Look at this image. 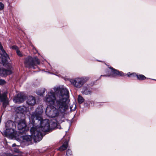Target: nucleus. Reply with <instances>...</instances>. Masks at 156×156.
Returning <instances> with one entry per match:
<instances>
[{
  "mask_svg": "<svg viewBox=\"0 0 156 156\" xmlns=\"http://www.w3.org/2000/svg\"><path fill=\"white\" fill-rule=\"evenodd\" d=\"M84 99L80 95L78 97V101L79 104H81L84 101Z\"/></svg>",
  "mask_w": 156,
  "mask_h": 156,
  "instance_id": "2eb2a0df",
  "label": "nucleus"
},
{
  "mask_svg": "<svg viewBox=\"0 0 156 156\" xmlns=\"http://www.w3.org/2000/svg\"><path fill=\"white\" fill-rule=\"evenodd\" d=\"M7 135H12L13 134H12V133L11 134H7Z\"/></svg>",
  "mask_w": 156,
  "mask_h": 156,
  "instance_id": "bb28decb",
  "label": "nucleus"
},
{
  "mask_svg": "<svg viewBox=\"0 0 156 156\" xmlns=\"http://www.w3.org/2000/svg\"><path fill=\"white\" fill-rule=\"evenodd\" d=\"M4 7V4L2 2H0V11L3 9Z\"/></svg>",
  "mask_w": 156,
  "mask_h": 156,
  "instance_id": "aec40b11",
  "label": "nucleus"
},
{
  "mask_svg": "<svg viewBox=\"0 0 156 156\" xmlns=\"http://www.w3.org/2000/svg\"><path fill=\"white\" fill-rule=\"evenodd\" d=\"M2 57V62L3 63H6L9 57L6 53L0 43V57Z\"/></svg>",
  "mask_w": 156,
  "mask_h": 156,
  "instance_id": "6e6552de",
  "label": "nucleus"
},
{
  "mask_svg": "<svg viewBox=\"0 0 156 156\" xmlns=\"http://www.w3.org/2000/svg\"><path fill=\"white\" fill-rule=\"evenodd\" d=\"M137 78L140 80H144L146 79V77L142 75H137Z\"/></svg>",
  "mask_w": 156,
  "mask_h": 156,
  "instance_id": "f3484780",
  "label": "nucleus"
},
{
  "mask_svg": "<svg viewBox=\"0 0 156 156\" xmlns=\"http://www.w3.org/2000/svg\"><path fill=\"white\" fill-rule=\"evenodd\" d=\"M132 75V74H130L129 73H127V76H130V75Z\"/></svg>",
  "mask_w": 156,
  "mask_h": 156,
  "instance_id": "393cba45",
  "label": "nucleus"
},
{
  "mask_svg": "<svg viewBox=\"0 0 156 156\" xmlns=\"http://www.w3.org/2000/svg\"><path fill=\"white\" fill-rule=\"evenodd\" d=\"M40 63L39 59L36 57H32L28 56L24 60V64L25 66L27 68L35 69L34 66Z\"/></svg>",
  "mask_w": 156,
  "mask_h": 156,
  "instance_id": "39448f33",
  "label": "nucleus"
},
{
  "mask_svg": "<svg viewBox=\"0 0 156 156\" xmlns=\"http://www.w3.org/2000/svg\"><path fill=\"white\" fill-rule=\"evenodd\" d=\"M24 110L23 107V106H20L17 107L16 110L17 113L16 115L18 117L19 115L20 114L23 115V113L24 112Z\"/></svg>",
  "mask_w": 156,
  "mask_h": 156,
  "instance_id": "ddd939ff",
  "label": "nucleus"
},
{
  "mask_svg": "<svg viewBox=\"0 0 156 156\" xmlns=\"http://www.w3.org/2000/svg\"><path fill=\"white\" fill-rule=\"evenodd\" d=\"M10 130H13V129H11V128H10Z\"/></svg>",
  "mask_w": 156,
  "mask_h": 156,
  "instance_id": "cd10ccee",
  "label": "nucleus"
},
{
  "mask_svg": "<svg viewBox=\"0 0 156 156\" xmlns=\"http://www.w3.org/2000/svg\"><path fill=\"white\" fill-rule=\"evenodd\" d=\"M27 103L28 105H34L36 103L35 98L32 96L28 97Z\"/></svg>",
  "mask_w": 156,
  "mask_h": 156,
  "instance_id": "9b49d317",
  "label": "nucleus"
},
{
  "mask_svg": "<svg viewBox=\"0 0 156 156\" xmlns=\"http://www.w3.org/2000/svg\"><path fill=\"white\" fill-rule=\"evenodd\" d=\"M42 110L38 111L37 109L31 115L30 120L31 121L33 126L31 128L30 136L26 135L23 136V139L27 141H30L33 138L35 142L39 141L43 137L42 132L50 131L49 121L48 119L43 120L41 117Z\"/></svg>",
  "mask_w": 156,
  "mask_h": 156,
  "instance_id": "f257e3e1",
  "label": "nucleus"
},
{
  "mask_svg": "<svg viewBox=\"0 0 156 156\" xmlns=\"http://www.w3.org/2000/svg\"><path fill=\"white\" fill-rule=\"evenodd\" d=\"M15 119V122H17V121H20L18 122V128L20 130L19 132L20 133H25L27 130H29V128L27 127L25 121L24 120H20V119L18 117Z\"/></svg>",
  "mask_w": 156,
  "mask_h": 156,
  "instance_id": "423d86ee",
  "label": "nucleus"
},
{
  "mask_svg": "<svg viewBox=\"0 0 156 156\" xmlns=\"http://www.w3.org/2000/svg\"><path fill=\"white\" fill-rule=\"evenodd\" d=\"M5 83V81L3 80L0 79V85H2Z\"/></svg>",
  "mask_w": 156,
  "mask_h": 156,
  "instance_id": "412c9836",
  "label": "nucleus"
},
{
  "mask_svg": "<svg viewBox=\"0 0 156 156\" xmlns=\"http://www.w3.org/2000/svg\"><path fill=\"white\" fill-rule=\"evenodd\" d=\"M16 146V144H13L12 145V147H14Z\"/></svg>",
  "mask_w": 156,
  "mask_h": 156,
  "instance_id": "a878e982",
  "label": "nucleus"
},
{
  "mask_svg": "<svg viewBox=\"0 0 156 156\" xmlns=\"http://www.w3.org/2000/svg\"><path fill=\"white\" fill-rule=\"evenodd\" d=\"M8 156H19V155H12V154H9L8 155Z\"/></svg>",
  "mask_w": 156,
  "mask_h": 156,
  "instance_id": "b1692460",
  "label": "nucleus"
},
{
  "mask_svg": "<svg viewBox=\"0 0 156 156\" xmlns=\"http://www.w3.org/2000/svg\"><path fill=\"white\" fill-rule=\"evenodd\" d=\"M89 78L88 77H78L70 80L71 84L74 87L80 88L88 81Z\"/></svg>",
  "mask_w": 156,
  "mask_h": 156,
  "instance_id": "20e7f679",
  "label": "nucleus"
},
{
  "mask_svg": "<svg viewBox=\"0 0 156 156\" xmlns=\"http://www.w3.org/2000/svg\"><path fill=\"white\" fill-rule=\"evenodd\" d=\"M76 108V105L75 104H73L72 106H70V108L71 111H74Z\"/></svg>",
  "mask_w": 156,
  "mask_h": 156,
  "instance_id": "a211bd4d",
  "label": "nucleus"
},
{
  "mask_svg": "<svg viewBox=\"0 0 156 156\" xmlns=\"http://www.w3.org/2000/svg\"><path fill=\"white\" fill-rule=\"evenodd\" d=\"M26 99V96L23 93L18 94L13 99V101L16 103H20L22 102Z\"/></svg>",
  "mask_w": 156,
  "mask_h": 156,
  "instance_id": "9d476101",
  "label": "nucleus"
},
{
  "mask_svg": "<svg viewBox=\"0 0 156 156\" xmlns=\"http://www.w3.org/2000/svg\"><path fill=\"white\" fill-rule=\"evenodd\" d=\"M16 53L18 55L20 56H22V54L21 52L18 50H17L16 51Z\"/></svg>",
  "mask_w": 156,
  "mask_h": 156,
  "instance_id": "4be33fe9",
  "label": "nucleus"
},
{
  "mask_svg": "<svg viewBox=\"0 0 156 156\" xmlns=\"http://www.w3.org/2000/svg\"><path fill=\"white\" fill-rule=\"evenodd\" d=\"M66 156H73L72 152L70 149H68L66 151Z\"/></svg>",
  "mask_w": 156,
  "mask_h": 156,
  "instance_id": "6ab92c4d",
  "label": "nucleus"
},
{
  "mask_svg": "<svg viewBox=\"0 0 156 156\" xmlns=\"http://www.w3.org/2000/svg\"><path fill=\"white\" fill-rule=\"evenodd\" d=\"M109 68L111 70L110 73L108 75H101V76H108L111 77H115L117 76H124V74L122 72H120L118 70L113 68L112 67H109Z\"/></svg>",
  "mask_w": 156,
  "mask_h": 156,
  "instance_id": "0eeeda50",
  "label": "nucleus"
},
{
  "mask_svg": "<svg viewBox=\"0 0 156 156\" xmlns=\"http://www.w3.org/2000/svg\"><path fill=\"white\" fill-rule=\"evenodd\" d=\"M81 92L83 94L88 95L91 94L92 91L90 88L85 86L83 88Z\"/></svg>",
  "mask_w": 156,
  "mask_h": 156,
  "instance_id": "f8f14e48",
  "label": "nucleus"
},
{
  "mask_svg": "<svg viewBox=\"0 0 156 156\" xmlns=\"http://www.w3.org/2000/svg\"><path fill=\"white\" fill-rule=\"evenodd\" d=\"M45 92V89H43L42 90L37 91L36 92L37 94L40 96H42Z\"/></svg>",
  "mask_w": 156,
  "mask_h": 156,
  "instance_id": "dca6fc26",
  "label": "nucleus"
},
{
  "mask_svg": "<svg viewBox=\"0 0 156 156\" xmlns=\"http://www.w3.org/2000/svg\"><path fill=\"white\" fill-rule=\"evenodd\" d=\"M63 104L60 108L56 105H48L45 111L46 115L50 117L54 118L58 116L60 113L64 114L68 109L69 103Z\"/></svg>",
  "mask_w": 156,
  "mask_h": 156,
  "instance_id": "7ed1b4c3",
  "label": "nucleus"
},
{
  "mask_svg": "<svg viewBox=\"0 0 156 156\" xmlns=\"http://www.w3.org/2000/svg\"><path fill=\"white\" fill-rule=\"evenodd\" d=\"M68 146V143L67 141L65 142L58 150L61 151L66 150Z\"/></svg>",
  "mask_w": 156,
  "mask_h": 156,
  "instance_id": "4468645a",
  "label": "nucleus"
},
{
  "mask_svg": "<svg viewBox=\"0 0 156 156\" xmlns=\"http://www.w3.org/2000/svg\"><path fill=\"white\" fill-rule=\"evenodd\" d=\"M12 68L9 67L7 69L3 68H0V75L1 76L6 77L8 75H10L12 73Z\"/></svg>",
  "mask_w": 156,
  "mask_h": 156,
  "instance_id": "1a4fd4ad",
  "label": "nucleus"
},
{
  "mask_svg": "<svg viewBox=\"0 0 156 156\" xmlns=\"http://www.w3.org/2000/svg\"><path fill=\"white\" fill-rule=\"evenodd\" d=\"M12 49H15V50H18V47L14 45V46H12Z\"/></svg>",
  "mask_w": 156,
  "mask_h": 156,
  "instance_id": "5701e85b",
  "label": "nucleus"
},
{
  "mask_svg": "<svg viewBox=\"0 0 156 156\" xmlns=\"http://www.w3.org/2000/svg\"><path fill=\"white\" fill-rule=\"evenodd\" d=\"M69 93L66 88H62L55 95V92L52 90L49 92L45 97V101L48 105H56L61 108L64 103H69Z\"/></svg>",
  "mask_w": 156,
  "mask_h": 156,
  "instance_id": "f03ea898",
  "label": "nucleus"
}]
</instances>
